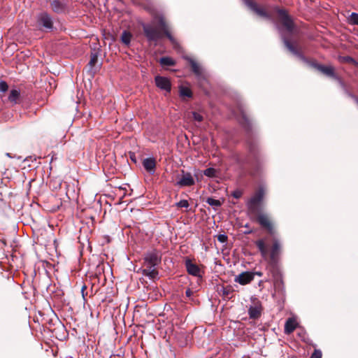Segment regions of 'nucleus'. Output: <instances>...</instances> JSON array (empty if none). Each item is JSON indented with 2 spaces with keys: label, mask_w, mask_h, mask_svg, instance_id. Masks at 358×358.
<instances>
[{
  "label": "nucleus",
  "mask_w": 358,
  "mask_h": 358,
  "mask_svg": "<svg viewBox=\"0 0 358 358\" xmlns=\"http://www.w3.org/2000/svg\"><path fill=\"white\" fill-rule=\"evenodd\" d=\"M159 24L161 30L156 27H154L150 24H143V29L144 34L148 38V40L149 41L157 42L158 40L162 38L163 32L173 45H176V40L173 37V36L169 32L168 26L166 25V22L162 17H159Z\"/></svg>",
  "instance_id": "1"
},
{
  "label": "nucleus",
  "mask_w": 358,
  "mask_h": 358,
  "mask_svg": "<svg viewBox=\"0 0 358 358\" xmlns=\"http://www.w3.org/2000/svg\"><path fill=\"white\" fill-rule=\"evenodd\" d=\"M267 238H260L255 241V245L261 253V256L265 260L268 258L271 263L277 262L280 253V243L278 239L273 240V244L270 251L268 250Z\"/></svg>",
  "instance_id": "2"
},
{
  "label": "nucleus",
  "mask_w": 358,
  "mask_h": 358,
  "mask_svg": "<svg viewBox=\"0 0 358 358\" xmlns=\"http://www.w3.org/2000/svg\"><path fill=\"white\" fill-rule=\"evenodd\" d=\"M265 195V190L262 187H260L255 194L248 200L246 203L247 213L250 219H254L255 214L259 211V206L262 202Z\"/></svg>",
  "instance_id": "3"
},
{
  "label": "nucleus",
  "mask_w": 358,
  "mask_h": 358,
  "mask_svg": "<svg viewBox=\"0 0 358 358\" xmlns=\"http://www.w3.org/2000/svg\"><path fill=\"white\" fill-rule=\"evenodd\" d=\"M253 221H256L262 228L267 231V232L271 236L275 233V229L273 223L271 220V217L266 213L257 211V214H255L254 219H251Z\"/></svg>",
  "instance_id": "4"
},
{
  "label": "nucleus",
  "mask_w": 358,
  "mask_h": 358,
  "mask_svg": "<svg viewBox=\"0 0 358 358\" xmlns=\"http://www.w3.org/2000/svg\"><path fill=\"white\" fill-rule=\"evenodd\" d=\"M279 20L282 25L288 32H292L294 29V22L289 15L285 10L280 9L278 10Z\"/></svg>",
  "instance_id": "5"
},
{
  "label": "nucleus",
  "mask_w": 358,
  "mask_h": 358,
  "mask_svg": "<svg viewBox=\"0 0 358 358\" xmlns=\"http://www.w3.org/2000/svg\"><path fill=\"white\" fill-rule=\"evenodd\" d=\"M37 24L40 29H52L53 27L52 17L47 13H41L38 15Z\"/></svg>",
  "instance_id": "6"
},
{
  "label": "nucleus",
  "mask_w": 358,
  "mask_h": 358,
  "mask_svg": "<svg viewBox=\"0 0 358 358\" xmlns=\"http://www.w3.org/2000/svg\"><path fill=\"white\" fill-rule=\"evenodd\" d=\"M160 253L156 250L148 252L144 257V266H157L161 262Z\"/></svg>",
  "instance_id": "7"
},
{
  "label": "nucleus",
  "mask_w": 358,
  "mask_h": 358,
  "mask_svg": "<svg viewBox=\"0 0 358 358\" xmlns=\"http://www.w3.org/2000/svg\"><path fill=\"white\" fill-rule=\"evenodd\" d=\"M195 183L194 179L189 172L182 171L180 179L177 182V185L180 187H190Z\"/></svg>",
  "instance_id": "8"
},
{
  "label": "nucleus",
  "mask_w": 358,
  "mask_h": 358,
  "mask_svg": "<svg viewBox=\"0 0 358 358\" xmlns=\"http://www.w3.org/2000/svg\"><path fill=\"white\" fill-rule=\"evenodd\" d=\"M185 264L187 271L189 275H192L195 277H199L200 278H202L201 269L198 266V265L192 263V262L188 258L185 259Z\"/></svg>",
  "instance_id": "9"
},
{
  "label": "nucleus",
  "mask_w": 358,
  "mask_h": 358,
  "mask_svg": "<svg viewBox=\"0 0 358 358\" xmlns=\"http://www.w3.org/2000/svg\"><path fill=\"white\" fill-rule=\"evenodd\" d=\"M245 3L250 9L258 15L267 18L269 17L266 10L263 7L259 6L257 3L250 0H245Z\"/></svg>",
  "instance_id": "10"
},
{
  "label": "nucleus",
  "mask_w": 358,
  "mask_h": 358,
  "mask_svg": "<svg viewBox=\"0 0 358 358\" xmlns=\"http://www.w3.org/2000/svg\"><path fill=\"white\" fill-rule=\"evenodd\" d=\"M254 280V273L250 271L243 272L236 276L234 281L241 285H245L251 282Z\"/></svg>",
  "instance_id": "11"
},
{
  "label": "nucleus",
  "mask_w": 358,
  "mask_h": 358,
  "mask_svg": "<svg viewBox=\"0 0 358 358\" xmlns=\"http://www.w3.org/2000/svg\"><path fill=\"white\" fill-rule=\"evenodd\" d=\"M155 84L157 87L161 90L170 92L171 90V84L169 78L160 76H157L155 78Z\"/></svg>",
  "instance_id": "12"
},
{
  "label": "nucleus",
  "mask_w": 358,
  "mask_h": 358,
  "mask_svg": "<svg viewBox=\"0 0 358 358\" xmlns=\"http://www.w3.org/2000/svg\"><path fill=\"white\" fill-rule=\"evenodd\" d=\"M314 66L323 74L331 78H338V76L335 73V69L332 66H324L315 64Z\"/></svg>",
  "instance_id": "13"
},
{
  "label": "nucleus",
  "mask_w": 358,
  "mask_h": 358,
  "mask_svg": "<svg viewBox=\"0 0 358 358\" xmlns=\"http://www.w3.org/2000/svg\"><path fill=\"white\" fill-rule=\"evenodd\" d=\"M189 62L191 66L192 71L199 79H204L205 76L202 67L194 59H189Z\"/></svg>",
  "instance_id": "14"
},
{
  "label": "nucleus",
  "mask_w": 358,
  "mask_h": 358,
  "mask_svg": "<svg viewBox=\"0 0 358 358\" xmlns=\"http://www.w3.org/2000/svg\"><path fill=\"white\" fill-rule=\"evenodd\" d=\"M262 312V306L259 301L251 306L248 309V315L252 319H257L260 317Z\"/></svg>",
  "instance_id": "15"
},
{
  "label": "nucleus",
  "mask_w": 358,
  "mask_h": 358,
  "mask_svg": "<svg viewBox=\"0 0 358 358\" xmlns=\"http://www.w3.org/2000/svg\"><path fill=\"white\" fill-rule=\"evenodd\" d=\"M270 272L271 273L273 278L274 286L279 287L283 282L280 271L276 266H273V268L270 270Z\"/></svg>",
  "instance_id": "16"
},
{
  "label": "nucleus",
  "mask_w": 358,
  "mask_h": 358,
  "mask_svg": "<svg viewBox=\"0 0 358 358\" xmlns=\"http://www.w3.org/2000/svg\"><path fill=\"white\" fill-rule=\"evenodd\" d=\"M144 169L150 173H154L156 168V160L155 158H145L143 161Z\"/></svg>",
  "instance_id": "17"
},
{
  "label": "nucleus",
  "mask_w": 358,
  "mask_h": 358,
  "mask_svg": "<svg viewBox=\"0 0 358 358\" xmlns=\"http://www.w3.org/2000/svg\"><path fill=\"white\" fill-rule=\"evenodd\" d=\"M145 268L142 270L143 275L148 277L151 280H155L158 275V271L156 266H144Z\"/></svg>",
  "instance_id": "18"
},
{
  "label": "nucleus",
  "mask_w": 358,
  "mask_h": 358,
  "mask_svg": "<svg viewBox=\"0 0 358 358\" xmlns=\"http://www.w3.org/2000/svg\"><path fill=\"white\" fill-rule=\"evenodd\" d=\"M297 327V323L294 318H288L285 324L284 331L286 334L292 333Z\"/></svg>",
  "instance_id": "19"
},
{
  "label": "nucleus",
  "mask_w": 358,
  "mask_h": 358,
  "mask_svg": "<svg viewBox=\"0 0 358 358\" xmlns=\"http://www.w3.org/2000/svg\"><path fill=\"white\" fill-rule=\"evenodd\" d=\"M50 7L57 13H61L65 10V5L59 0H50Z\"/></svg>",
  "instance_id": "20"
},
{
  "label": "nucleus",
  "mask_w": 358,
  "mask_h": 358,
  "mask_svg": "<svg viewBox=\"0 0 358 358\" xmlns=\"http://www.w3.org/2000/svg\"><path fill=\"white\" fill-rule=\"evenodd\" d=\"M234 291V288L231 285L222 286L218 290L219 294L224 299H231Z\"/></svg>",
  "instance_id": "21"
},
{
  "label": "nucleus",
  "mask_w": 358,
  "mask_h": 358,
  "mask_svg": "<svg viewBox=\"0 0 358 358\" xmlns=\"http://www.w3.org/2000/svg\"><path fill=\"white\" fill-rule=\"evenodd\" d=\"M20 96V90H16V89H13L10 92V94L8 96V100L12 103L16 104L18 102Z\"/></svg>",
  "instance_id": "22"
},
{
  "label": "nucleus",
  "mask_w": 358,
  "mask_h": 358,
  "mask_svg": "<svg viewBox=\"0 0 358 358\" xmlns=\"http://www.w3.org/2000/svg\"><path fill=\"white\" fill-rule=\"evenodd\" d=\"M283 42L285 47L294 55L301 56V53L296 49V48L287 39L284 38Z\"/></svg>",
  "instance_id": "23"
},
{
  "label": "nucleus",
  "mask_w": 358,
  "mask_h": 358,
  "mask_svg": "<svg viewBox=\"0 0 358 358\" xmlns=\"http://www.w3.org/2000/svg\"><path fill=\"white\" fill-rule=\"evenodd\" d=\"M240 113L241 115V118H238L239 122L243 126V127H249L250 126V120L249 118L247 116L246 113L243 110V109H240Z\"/></svg>",
  "instance_id": "24"
},
{
  "label": "nucleus",
  "mask_w": 358,
  "mask_h": 358,
  "mask_svg": "<svg viewBox=\"0 0 358 358\" xmlns=\"http://www.w3.org/2000/svg\"><path fill=\"white\" fill-rule=\"evenodd\" d=\"M131 34L129 31H124L121 35V41L126 45H129L131 39Z\"/></svg>",
  "instance_id": "25"
},
{
  "label": "nucleus",
  "mask_w": 358,
  "mask_h": 358,
  "mask_svg": "<svg viewBox=\"0 0 358 358\" xmlns=\"http://www.w3.org/2000/svg\"><path fill=\"white\" fill-rule=\"evenodd\" d=\"M180 96L190 98L192 96V92L189 87L181 86L180 87Z\"/></svg>",
  "instance_id": "26"
},
{
  "label": "nucleus",
  "mask_w": 358,
  "mask_h": 358,
  "mask_svg": "<svg viewBox=\"0 0 358 358\" xmlns=\"http://www.w3.org/2000/svg\"><path fill=\"white\" fill-rule=\"evenodd\" d=\"M159 62L163 66H173L175 64L173 59L169 57H163L160 58Z\"/></svg>",
  "instance_id": "27"
},
{
  "label": "nucleus",
  "mask_w": 358,
  "mask_h": 358,
  "mask_svg": "<svg viewBox=\"0 0 358 358\" xmlns=\"http://www.w3.org/2000/svg\"><path fill=\"white\" fill-rule=\"evenodd\" d=\"M348 21L350 24L358 25V13H352L348 17Z\"/></svg>",
  "instance_id": "28"
},
{
  "label": "nucleus",
  "mask_w": 358,
  "mask_h": 358,
  "mask_svg": "<svg viewBox=\"0 0 358 358\" xmlns=\"http://www.w3.org/2000/svg\"><path fill=\"white\" fill-rule=\"evenodd\" d=\"M217 171L214 168H208L203 171V174L209 178H214L216 176Z\"/></svg>",
  "instance_id": "29"
},
{
  "label": "nucleus",
  "mask_w": 358,
  "mask_h": 358,
  "mask_svg": "<svg viewBox=\"0 0 358 358\" xmlns=\"http://www.w3.org/2000/svg\"><path fill=\"white\" fill-rule=\"evenodd\" d=\"M206 203L211 206H216V207L220 206L222 205V203L220 201H219L217 199H215L211 197H209L206 199Z\"/></svg>",
  "instance_id": "30"
},
{
  "label": "nucleus",
  "mask_w": 358,
  "mask_h": 358,
  "mask_svg": "<svg viewBox=\"0 0 358 358\" xmlns=\"http://www.w3.org/2000/svg\"><path fill=\"white\" fill-rule=\"evenodd\" d=\"M98 62V56L96 54H92L90 56V60L89 62V66L92 69Z\"/></svg>",
  "instance_id": "31"
},
{
  "label": "nucleus",
  "mask_w": 358,
  "mask_h": 358,
  "mask_svg": "<svg viewBox=\"0 0 358 358\" xmlns=\"http://www.w3.org/2000/svg\"><path fill=\"white\" fill-rule=\"evenodd\" d=\"M176 206L179 208H188L189 202L187 200H180L179 202L176 203Z\"/></svg>",
  "instance_id": "32"
},
{
  "label": "nucleus",
  "mask_w": 358,
  "mask_h": 358,
  "mask_svg": "<svg viewBox=\"0 0 358 358\" xmlns=\"http://www.w3.org/2000/svg\"><path fill=\"white\" fill-rule=\"evenodd\" d=\"M192 116H193L194 120H195V121H196L198 122H201L203 120V116L201 114H199V113H196V112H193L192 113Z\"/></svg>",
  "instance_id": "33"
},
{
  "label": "nucleus",
  "mask_w": 358,
  "mask_h": 358,
  "mask_svg": "<svg viewBox=\"0 0 358 358\" xmlns=\"http://www.w3.org/2000/svg\"><path fill=\"white\" fill-rule=\"evenodd\" d=\"M217 239L219 242L224 243L227 241L228 238L227 236L225 234H219L217 236Z\"/></svg>",
  "instance_id": "34"
},
{
  "label": "nucleus",
  "mask_w": 358,
  "mask_h": 358,
  "mask_svg": "<svg viewBox=\"0 0 358 358\" xmlns=\"http://www.w3.org/2000/svg\"><path fill=\"white\" fill-rule=\"evenodd\" d=\"M8 85L5 81L0 82V92H5L8 90Z\"/></svg>",
  "instance_id": "35"
},
{
  "label": "nucleus",
  "mask_w": 358,
  "mask_h": 358,
  "mask_svg": "<svg viewBox=\"0 0 358 358\" xmlns=\"http://www.w3.org/2000/svg\"><path fill=\"white\" fill-rule=\"evenodd\" d=\"M310 358H322V352L320 350H315Z\"/></svg>",
  "instance_id": "36"
},
{
  "label": "nucleus",
  "mask_w": 358,
  "mask_h": 358,
  "mask_svg": "<svg viewBox=\"0 0 358 358\" xmlns=\"http://www.w3.org/2000/svg\"><path fill=\"white\" fill-rule=\"evenodd\" d=\"M232 196L236 199H239L242 196V192L240 190H236L232 193Z\"/></svg>",
  "instance_id": "37"
},
{
  "label": "nucleus",
  "mask_w": 358,
  "mask_h": 358,
  "mask_svg": "<svg viewBox=\"0 0 358 358\" xmlns=\"http://www.w3.org/2000/svg\"><path fill=\"white\" fill-rule=\"evenodd\" d=\"M86 289H87L86 285H83V286L82 287V288H81V293H82V296H83V297L84 301H86V299H85V295H86L87 294H85V291L86 290Z\"/></svg>",
  "instance_id": "38"
},
{
  "label": "nucleus",
  "mask_w": 358,
  "mask_h": 358,
  "mask_svg": "<svg viewBox=\"0 0 358 358\" xmlns=\"http://www.w3.org/2000/svg\"><path fill=\"white\" fill-rule=\"evenodd\" d=\"M347 94L351 97L352 99H353L357 103V100H358V97L356 96L355 95H354L353 94L349 92H347Z\"/></svg>",
  "instance_id": "39"
},
{
  "label": "nucleus",
  "mask_w": 358,
  "mask_h": 358,
  "mask_svg": "<svg viewBox=\"0 0 358 358\" xmlns=\"http://www.w3.org/2000/svg\"><path fill=\"white\" fill-rule=\"evenodd\" d=\"M334 79L338 82V83L341 85V87H345V83L340 77L338 76V78H334Z\"/></svg>",
  "instance_id": "40"
},
{
  "label": "nucleus",
  "mask_w": 358,
  "mask_h": 358,
  "mask_svg": "<svg viewBox=\"0 0 358 358\" xmlns=\"http://www.w3.org/2000/svg\"><path fill=\"white\" fill-rule=\"evenodd\" d=\"M187 296H190L192 294V291L190 289H187L185 292Z\"/></svg>",
  "instance_id": "41"
},
{
  "label": "nucleus",
  "mask_w": 358,
  "mask_h": 358,
  "mask_svg": "<svg viewBox=\"0 0 358 358\" xmlns=\"http://www.w3.org/2000/svg\"><path fill=\"white\" fill-rule=\"evenodd\" d=\"M252 273H254V276L256 275H258V276H262L263 273L260 271H255V272H252Z\"/></svg>",
  "instance_id": "42"
},
{
  "label": "nucleus",
  "mask_w": 358,
  "mask_h": 358,
  "mask_svg": "<svg viewBox=\"0 0 358 358\" xmlns=\"http://www.w3.org/2000/svg\"><path fill=\"white\" fill-rule=\"evenodd\" d=\"M130 158L133 162H136V159L134 153L131 155Z\"/></svg>",
  "instance_id": "43"
},
{
  "label": "nucleus",
  "mask_w": 358,
  "mask_h": 358,
  "mask_svg": "<svg viewBox=\"0 0 358 358\" xmlns=\"http://www.w3.org/2000/svg\"><path fill=\"white\" fill-rule=\"evenodd\" d=\"M254 150H255V148H254V146L251 145V146L250 147V152H254Z\"/></svg>",
  "instance_id": "44"
},
{
  "label": "nucleus",
  "mask_w": 358,
  "mask_h": 358,
  "mask_svg": "<svg viewBox=\"0 0 358 358\" xmlns=\"http://www.w3.org/2000/svg\"><path fill=\"white\" fill-rule=\"evenodd\" d=\"M346 61L352 62V61H353V59H352V58H351V57H348L346 58Z\"/></svg>",
  "instance_id": "45"
},
{
  "label": "nucleus",
  "mask_w": 358,
  "mask_h": 358,
  "mask_svg": "<svg viewBox=\"0 0 358 358\" xmlns=\"http://www.w3.org/2000/svg\"><path fill=\"white\" fill-rule=\"evenodd\" d=\"M262 281H260V282H259V285H262Z\"/></svg>",
  "instance_id": "46"
},
{
  "label": "nucleus",
  "mask_w": 358,
  "mask_h": 358,
  "mask_svg": "<svg viewBox=\"0 0 358 358\" xmlns=\"http://www.w3.org/2000/svg\"><path fill=\"white\" fill-rule=\"evenodd\" d=\"M357 104H358V100H357Z\"/></svg>",
  "instance_id": "47"
}]
</instances>
